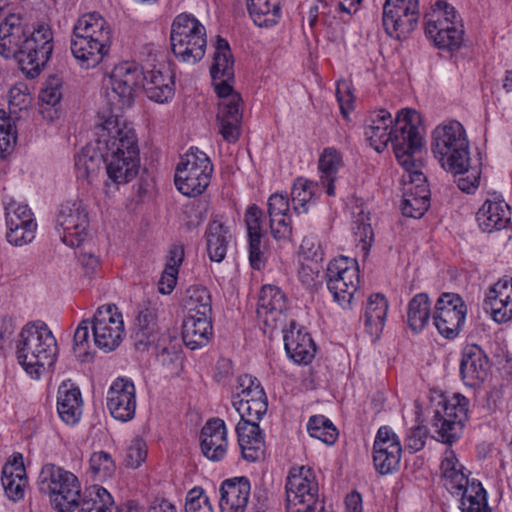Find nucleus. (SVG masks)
Masks as SVG:
<instances>
[{
    "instance_id": "nucleus-1",
    "label": "nucleus",
    "mask_w": 512,
    "mask_h": 512,
    "mask_svg": "<svg viewBox=\"0 0 512 512\" xmlns=\"http://www.w3.org/2000/svg\"><path fill=\"white\" fill-rule=\"evenodd\" d=\"M52 32L47 25L33 31L19 14H9L0 24V55L14 58L30 78L36 77L49 60Z\"/></svg>"
},
{
    "instance_id": "nucleus-2",
    "label": "nucleus",
    "mask_w": 512,
    "mask_h": 512,
    "mask_svg": "<svg viewBox=\"0 0 512 512\" xmlns=\"http://www.w3.org/2000/svg\"><path fill=\"white\" fill-rule=\"evenodd\" d=\"M57 353V341L44 322H29L21 329L16 355L19 364L33 379H39L54 364Z\"/></svg>"
},
{
    "instance_id": "nucleus-3",
    "label": "nucleus",
    "mask_w": 512,
    "mask_h": 512,
    "mask_svg": "<svg viewBox=\"0 0 512 512\" xmlns=\"http://www.w3.org/2000/svg\"><path fill=\"white\" fill-rule=\"evenodd\" d=\"M90 329L95 346L104 352L115 350L125 335L123 317L118 308L113 304L101 306L91 321H81L75 330L73 349L78 356L89 354Z\"/></svg>"
},
{
    "instance_id": "nucleus-4",
    "label": "nucleus",
    "mask_w": 512,
    "mask_h": 512,
    "mask_svg": "<svg viewBox=\"0 0 512 512\" xmlns=\"http://www.w3.org/2000/svg\"><path fill=\"white\" fill-rule=\"evenodd\" d=\"M110 44L111 29L100 14H85L75 24L71 52L82 68L90 69L100 64Z\"/></svg>"
},
{
    "instance_id": "nucleus-5",
    "label": "nucleus",
    "mask_w": 512,
    "mask_h": 512,
    "mask_svg": "<svg viewBox=\"0 0 512 512\" xmlns=\"http://www.w3.org/2000/svg\"><path fill=\"white\" fill-rule=\"evenodd\" d=\"M420 121V115L413 109H402L391 128V140L393 151L399 164L407 172L409 182L423 181L421 171L423 163L418 156L421 153L423 139L416 124Z\"/></svg>"
},
{
    "instance_id": "nucleus-6",
    "label": "nucleus",
    "mask_w": 512,
    "mask_h": 512,
    "mask_svg": "<svg viewBox=\"0 0 512 512\" xmlns=\"http://www.w3.org/2000/svg\"><path fill=\"white\" fill-rule=\"evenodd\" d=\"M440 469L445 488L451 494L461 496L462 512H490L484 488L480 482H469L465 468L453 450L446 449Z\"/></svg>"
},
{
    "instance_id": "nucleus-7",
    "label": "nucleus",
    "mask_w": 512,
    "mask_h": 512,
    "mask_svg": "<svg viewBox=\"0 0 512 512\" xmlns=\"http://www.w3.org/2000/svg\"><path fill=\"white\" fill-rule=\"evenodd\" d=\"M431 148L446 171L461 173L470 165L469 141L458 121L437 126L432 132Z\"/></svg>"
},
{
    "instance_id": "nucleus-8",
    "label": "nucleus",
    "mask_w": 512,
    "mask_h": 512,
    "mask_svg": "<svg viewBox=\"0 0 512 512\" xmlns=\"http://www.w3.org/2000/svg\"><path fill=\"white\" fill-rule=\"evenodd\" d=\"M99 122L95 126L97 150L104 158L111 156L139 155L136 133L120 116L112 111L107 115L98 114Z\"/></svg>"
},
{
    "instance_id": "nucleus-9",
    "label": "nucleus",
    "mask_w": 512,
    "mask_h": 512,
    "mask_svg": "<svg viewBox=\"0 0 512 512\" xmlns=\"http://www.w3.org/2000/svg\"><path fill=\"white\" fill-rule=\"evenodd\" d=\"M170 42L178 60L195 64L205 55L206 29L194 16L179 14L171 25Z\"/></svg>"
},
{
    "instance_id": "nucleus-10",
    "label": "nucleus",
    "mask_w": 512,
    "mask_h": 512,
    "mask_svg": "<svg viewBox=\"0 0 512 512\" xmlns=\"http://www.w3.org/2000/svg\"><path fill=\"white\" fill-rule=\"evenodd\" d=\"M457 24L454 7L443 0H437L424 17L425 34L439 49L454 51L461 47L464 31Z\"/></svg>"
},
{
    "instance_id": "nucleus-11",
    "label": "nucleus",
    "mask_w": 512,
    "mask_h": 512,
    "mask_svg": "<svg viewBox=\"0 0 512 512\" xmlns=\"http://www.w3.org/2000/svg\"><path fill=\"white\" fill-rule=\"evenodd\" d=\"M468 406L469 400L461 394H453L451 398L439 397L431 419L437 440L451 445L460 438L468 418Z\"/></svg>"
},
{
    "instance_id": "nucleus-12",
    "label": "nucleus",
    "mask_w": 512,
    "mask_h": 512,
    "mask_svg": "<svg viewBox=\"0 0 512 512\" xmlns=\"http://www.w3.org/2000/svg\"><path fill=\"white\" fill-rule=\"evenodd\" d=\"M212 173L209 157L198 148H190L177 164L174 182L180 193L196 197L206 190Z\"/></svg>"
},
{
    "instance_id": "nucleus-13",
    "label": "nucleus",
    "mask_w": 512,
    "mask_h": 512,
    "mask_svg": "<svg viewBox=\"0 0 512 512\" xmlns=\"http://www.w3.org/2000/svg\"><path fill=\"white\" fill-rule=\"evenodd\" d=\"M285 488L287 512H315L318 505V483L310 467H293Z\"/></svg>"
},
{
    "instance_id": "nucleus-14",
    "label": "nucleus",
    "mask_w": 512,
    "mask_h": 512,
    "mask_svg": "<svg viewBox=\"0 0 512 512\" xmlns=\"http://www.w3.org/2000/svg\"><path fill=\"white\" fill-rule=\"evenodd\" d=\"M143 71L135 62H121L114 66L109 76L108 100L113 110L130 107L136 91L141 87Z\"/></svg>"
},
{
    "instance_id": "nucleus-15",
    "label": "nucleus",
    "mask_w": 512,
    "mask_h": 512,
    "mask_svg": "<svg viewBox=\"0 0 512 512\" xmlns=\"http://www.w3.org/2000/svg\"><path fill=\"white\" fill-rule=\"evenodd\" d=\"M326 284L339 305H349L359 286V268L355 259L340 256L331 260L326 270Z\"/></svg>"
},
{
    "instance_id": "nucleus-16",
    "label": "nucleus",
    "mask_w": 512,
    "mask_h": 512,
    "mask_svg": "<svg viewBox=\"0 0 512 512\" xmlns=\"http://www.w3.org/2000/svg\"><path fill=\"white\" fill-rule=\"evenodd\" d=\"M56 229L64 244L78 247L88 236L89 216L81 200L61 204L56 218Z\"/></svg>"
},
{
    "instance_id": "nucleus-17",
    "label": "nucleus",
    "mask_w": 512,
    "mask_h": 512,
    "mask_svg": "<svg viewBox=\"0 0 512 512\" xmlns=\"http://www.w3.org/2000/svg\"><path fill=\"white\" fill-rule=\"evenodd\" d=\"M467 315V306L460 295L443 293L435 304L434 325L447 339H454L462 330Z\"/></svg>"
},
{
    "instance_id": "nucleus-18",
    "label": "nucleus",
    "mask_w": 512,
    "mask_h": 512,
    "mask_svg": "<svg viewBox=\"0 0 512 512\" xmlns=\"http://www.w3.org/2000/svg\"><path fill=\"white\" fill-rule=\"evenodd\" d=\"M5 211L7 241L14 246L31 243L35 238L37 223L28 205L11 201Z\"/></svg>"
},
{
    "instance_id": "nucleus-19",
    "label": "nucleus",
    "mask_w": 512,
    "mask_h": 512,
    "mask_svg": "<svg viewBox=\"0 0 512 512\" xmlns=\"http://www.w3.org/2000/svg\"><path fill=\"white\" fill-rule=\"evenodd\" d=\"M402 446L397 434L388 426L378 429L373 445V462L381 475L396 471L400 464Z\"/></svg>"
},
{
    "instance_id": "nucleus-20",
    "label": "nucleus",
    "mask_w": 512,
    "mask_h": 512,
    "mask_svg": "<svg viewBox=\"0 0 512 512\" xmlns=\"http://www.w3.org/2000/svg\"><path fill=\"white\" fill-rule=\"evenodd\" d=\"M106 405L111 416L121 422H128L135 417L136 388L126 378H117L107 392Z\"/></svg>"
},
{
    "instance_id": "nucleus-21",
    "label": "nucleus",
    "mask_w": 512,
    "mask_h": 512,
    "mask_svg": "<svg viewBox=\"0 0 512 512\" xmlns=\"http://www.w3.org/2000/svg\"><path fill=\"white\" fill-rule=\"evenodd\" d=\"M140 69L143 71L141 87L150 100L165 103L173 98L174 77L164 64H148Z\"/></svg>"
},
{
    "instance_id": "nucleus-22",
    "label": "nucleus",
    "mask_w": 512,
    "mask_h": 512,
    "mask_svg": "<svg viewBox=\"0 0 512 512\" xmlns=\"http://www.w3.org/2000/svg\"><path fill=\"white\" fill-rule=\"evenodd\" d=\"M287 310V298L284 292L277 286L264 285L261 289L257 316L269 329L278 328L285 320Z\"/></svg>"
},
{
    "instance_id": "nucleus-23",
    "label": "nucleus",
    "mask_w": 512,
    "mask_h": 512,
    "mask_svg": "<svg viewBox=\"0 0 512 512\" xmlns=\"http://www.w3.org/2000/svg\"><path fill=\"white\" fill-rule=\"evenodd\" d=\"M490 368V360L480 346L471 344L463 349L460 375L466 386L479 387L487 379Z\"/></svg>"
},
{
    "instance_id": "nucleus-24",
    "label": "nucleus",
    "mask_w": 512,
    "mask_h": 512,
    "mask_svg": "<svg viewBox=\"0 0 512 512\" xmlns=\"http://www.w3.org/2000/svg\"><path fill=\"white\" fill-rule=\"evenodd\" d=\"M483 308L497 323L512 318V278H502L489 289Z\"/></svg>"
},
{
    "instance_id": "nucleus-25",
    "label": "nucleus",
    "mask_w": 512,
    "mask_h": 512,
    "mask_svg": "<svg viewBox=\"0 0 512 512\" xmlns=\"http://www.w3.org/2000/svg\"><path fill=\"white\" fill-rule=\"evenodd\" d=\"M263 212L255 204L250 205L245 212V224L249 243V261L253 269L260 270L265 266V247L262 245Z\"/></svg>"
},
{
    "instance_id": "nucleus-26",
    "label": "nucleus",
    "mask_w": 512,
    "mask_h": 512,
    "mask_svg": "<svg viewBox=\"0 0 512 512\" xmlns=\"http://www.w3.org/2000/svg\"><path fill=\"white\" fill-rule=\"evenodd\" d=\"M242 99L239 94L223 99L219 103L217 121L219 133L227 142L234 143L239 139L242 121Z\"/></svg>"
},
{
    "instance_id": "nucleus-27",
    "label": "nucleus",
    "mask_w": 512,
    "mask_h": 512,
    "mask_svg": "<svg viewBox=\"0 0 512 512\" xmlns=\"http://www.w3.org/2000/svg\"><path fill=\"white\" fill-rule=\"evenodd\" d=\"M227 428L220 418L206 422L201 430V450L205 457L212 461L224 458L227 452Z\"/></svg>"
},
{
    "instance_id": "nucleus-28",
    "label": "nucleus",
    "mask_w": 512,
    "mask_h": 512,
    "mask_svg": "<svg viewBox=\"0 0 512 512\" xmlns=\"http://www.w3.org/2000/svg\"><path fill=\"white\" fill-rule=\"evenodd\" d=\"M250 482L246 477L226 479L220 487L221 512H244L250 497Z\"/></svg>"
},
{
    "instance_id": "nucleus-29",
    "label": "nucleus",
    "mask_w": 512,
    "mask_h": 512,
    "mask_svg": "<svg viewBox=\"0 0 512 512\" xmlns=\"http://www.w3.org/2000/svg\"><path fill=\"white\" fill-rule=\"evenodd\" d=\"M405 183L401 204L402 214L406 217L421 218L430 205V191L423 181L409 182L407 172L403 175Z\"/></svg>"
},
{
    "instance_id": "nucleus-30",
    "label": "nucleus",
    "mask_w": 512,
    "mask_h": 512,
    "mask_svg": "<svg viewBox=\"0 0 512 512\" xmlns=\"http://www.w3.org/2000/svg\"><path fill=\"white\" fill-rule=\"evenodd\" d=\"M283 332L284 347L289 358L298 364L310 362L315 353V345L310 335L303 332L293 321L290 328Z\"/></svg>"
},
{
    "instance_id": "nucleus-31",
    "label": "nucleus",
    "mask_w": 512,
    "mask_h": 512,
    "mask_svg": "<svg viewBox=\"0 0 512 512\" xmlns=\"http://www.w3.org/2000/svg\"><path fill=\"white\" fill-rule=\"evenodd\" d=\"M392 124V116L385 109L373 111L366 118L364 135L377 152H382L390 142Z\"/></svg>"
},
{
    "instance_id": "nucleus-32",
    "label": "nucleus",
    "mask_w": 512,
    "mask_h": 512,
    "mask_svg": "<svg viewBox=\"0 0 512 512\" xmlns=\"http://www.w3.org/2000/svg\"><path fill=\"white\" fill-rule=\"evenodd\" d=\"M83 410L82 395L71 381L63 382L57 393V412L67 425H74L81 419Z\"/></svg>"
},
{
    "instance_id": "nucleus-33",
    "label": "nucleus",
    "mask_w": 512,
    "mask_h": 512,
    "mask_svg": "<svg viewBox=\"0 0 512 512\" xmlns=\"http://www.w3.org/2000/svg\"><path fill=\"white\" fill-rule=\"evenodd\" d=\"M419 17V9L406 11L400 8L398 11H392L390 8H383L382 23L390 37L401 40L416 28Z\"/></svg>"
},
{
    "instance_id": "nucleus-34",
    "label": "nucleus",
    "mask_w": 512,
    "mask_h": 512,
    "mask_svg": "<svg viewBox=\"0 0 512 512\" xmlns=\"http://www.w3.org/2000/svg\"><path fill=\"white\" fill-rule=\"evenodd\" d=\"M235 430L245 460L254 462L264 457L265 441L259 424L237 423Z\"/></svg>"
},
{
    "instance_id": "nucleus-35",
    "label": "nucleus",
    "mask_w": 512,
    "mask_h": 512,
    "mask_svg": "<svg viewBox=\"0 0 512 512\" xmlns=\"http://www.w3.org/2000/svg\"><path fill=\"white\" fill-rule=\"evenodd\" d=\"M1 482L9 499L18 501L24 497L27 477L21 454H14L12 460L3 466Z\"/></svg>"
},
{
    "instance_id": "nucleus-36",
    "label": "nucleus",
    "mask_w": 512,
    "mask_h": 512,
    "mask_svg": "<svg viewBox=\"0 0 512 512\" xmlns=\"http://www.w3.org/2000/svg\"><path fill=\"white\" fill-rule=\"evenodd\" d=\"M159 331L158 310L154 305L139 308L134 331L135 347L143 350L154 343Z\"/></svg>"
},
{
    "instance_id": "nucleus-37",
    "label": "nucleus",
    "mask_w": 512,
    "mask_h": 512,
    "mask_svg": "<svg viewBox=\"0 0 512 512\" xmlns=\"http://www.w3.org/2000/svg\"><path fill=\"white\" fill-rule=\"evenodd\" d=\"M477 221L483 232L501 230L510 222L509 206L502 200H486L477 212Z\"/></svg>"
},
{
    "instance_id": "nucleus-38",
    "label": "nucleus",
    "mask_w": 512,
    "mask_h": 512,
    "mask_svg": "<svg viewBox=\"0 0 512 512\" xmlns=\"http://www.w3.org/2000/svg\"><path fill=\"white\" fill-rule=\"evenodd\" d=\"M213 334L210 317L186 316L182 326L185 345L191 350L206 346Z\"/></svg>"
},
{
    "instance_id": "nucleus-39",
    "label": "nucleus",
    "mask_w": 512,
    "mask_h": 512,
    "mask_svg": "<svg viewBox=\"0 0 512 512\" xmlns=\"http://www.w3.org/2000/svg\"><path fill=\"white\" fill-rule=\"evenodd\" d=\"M248 14L260 28L277 25L282 17V0H246Z\"/></svg>"
},
{
    "instance_id": "nucleus-40",
    "label": "nucleus",
    "mask_w": 512,
    "mask_h": 512,
    "mask_svg": "<svg viewBox=\"0 0 512 512\" xmlns=\"http://www.w3.org/2000/svg\"><path fill=\"white\" fill-rule=\"evenodd\" d=\"M205 237L210 260L221 262L226 256L232 238L229 228L222 221L213 219L206 228Z\"/></svg>"
},
{
    "instance_id": "nucleus-41",
    "label": "nucleus",
    "mask_w": 512,
    "mask_h": 512,
    "mask_svg": "<svg viewBox=\"0 0 512 512\" xmlns=\"http://www.w3.org/2000/svg\"><path fill=\"white\" fill-rule=\"evenodd\" d=\"M108 178L115 184H126L132 181L140 168V155L111 156L104 158Z\"/></svg>"
},
{
    "instance_id": "nucleus-42",
    "label": "nucleus",
    "mask_w": 512,
    "mask_h": 512,
    "mask_svg": "<svg viewBox=\"0 0 512 512\" xmlns=\"http://www.w3.org/2000/svg\"><path fill=\"white\" fill-rule=\"evenodd\" d=\"M387 311L388 302L383 295L374 294L368 298L364 313V324L370 336L379 338L385 325Z\"/></svg>"
},
{
    "instance_id": "nucleus-43",
    "label": "nucleus",
    "mask_w": 512,
    "mask_h": 512,
    "mask_svg": "<svg viewBox=\"0 0 512 512\" xmlns=\"http://www.w3.org/2000/svg\"><path fill=\"white\" fill-rule=\"evenodd\" d=\"M342 165L343 159L338 150L333 147H327L322 151L318 163L320 182L326 188L328 196L335 195L334 182Z\"/></svg>"
},
{
    "instance_id": "nucleus-44",
    "label": "nucleus",
    "mask_w": 512,
    "mask_h": 512,
    "mask_svg": "<svg viewBox=\"0 0 512 512\" xmlns=\"http://www.w3.org/2000/svg\"><path fill=\"white\" fill-rule=\"evenodd\" d=\"M72 479L73 482L69 486L61 481L55 493L49 495L52 507L58 512H73L79 507L80 482L73 473Z\"/></svg>"
},
{
    "instance_id": "nucleus-45",
    "label": "nucleus",
    "mask_w": 512,
    "mask_h": 512,
    "mask_svg": "<svg viewBox=\"0 0 512 512\" xmlns=\"http://www.w3.org/2000/svg\"><path fill=\"white\" fill-rule=\"evenodd\" d=\"M213 81L217 79L234 78V61L227 40L218 37L213 57V64L210 69Z\"/></svg>"
},
{
    "instance_id": "nucleus-46",
    "label": "nucleus",
    "mask_w": 512,
    "mask_h": 512,
    "mask_svg": "<svg viewBox=\"0 0 512 512\" xmlns=\"http://www.w3.org/2000/svg\"><path fill=\"white\" fill-rule=\"evenodd\" d=\"M255 399L247 401H232V405L239 414L238 423L259 424V421L266 414L268 402L266 393H254Z\"/></svg>"
},
{
    "instance_id": "nucleus-47",
    "label": "nucleus",
    "mask_w": 512,
    "mask_h": 512,
    "mask_svg": "<svg viewBox=\"0 0 512 512\" xmlns=\"http://www.w3.org/2000/svg\"><path fill=\"white\" fill-rule=\"evenodd\" d=\"M64 482L67 486L73 482L72 473L55 464H45L38 476L37 485L40 493L54 494L57 486Z\"/></svg>"
},
{
    "instance_id": "nucleus-48",
    "label": "nucleus",
    "mask_w": 512,
    "mask_h": 512,
    "mask_svg": "<svg viewBox=\"0 0 512 512\" xmlns=\"http://www.w3.org/2000/svg\"><path fill=\"white\" fill-rule=\"evenodd\" d=\"M431 303L426 293L416 294L408 303L407 322L412 331L418 333L430 320Z\"/></svg>"
},
{
    "instance_id": "nucleus-49",
    "label": "nucleus",
    "mask_w": 512,
    "mask_h": 512,
    "mask_svg": "<svg viewBox=\"0 0 512 512\" xmlns=\"http://www.w3.org/2000/svg\"><path fill=\"white\" fill-rule=\"evenodd\" d=\"M104 163V154L95 148H85L75 157L77 178L91 182L98 174L101 164Z\"/></svg>"
},
{
    "instance_id": "nucleus-50",
    "label": "nucleus",
    "mask_w": 512,
    "mask_h": 512,
    "mask_svg": "<svg viewBox=\"0 0 512 512\" xmlns=\"http://www.w3.org/2000/svg\"><path fill=\"white\" fill-rule=\"evenodd\" d=\"M186 316L210 317L212 312L211 297L208 290L202 286H191L186 290Z\"/></svg>"
},
{
    "instance_id": "nucleus-51",
    "label": "nucleus",
    "mask_w": 512,
    "mask_h": 512,
    "mask_svg": "<svg viewBox=\"0 0 512 512\" xmlns=\"http://www.w3.org/2000/svg\"><path fill=\"white\" fill-rule=\"evenodd\" d=\"M184 258L181 246H173L169 251V258L158 282V290L162 294H170L177 282L178 269Z\"/></svg>"
},
{
    "instance_id": "nucleus-52",
    "label": "nucleus",
    "mask_w": 512,
    "mask_h": 512,
    "mask_svg": "<svg viewBox=\"0 0 512 512\" xmlns=\"http://www.w3.org/2000/svg\"><path fill=\"white\" fill-rule=\"evenodd\" d=\"M317 187V183L302 177H299L294 181L291 189V198L295 212H307V205L313 201Z\"/></svg>"
},
{
    "instance_id": "nucleus-53",
    "label": "nucleus",
    "mask_w": 512,
    "mask_h": 512,
    "mask_svg": "<svg viewBox=\"0 0 512 512\" xmlns=\"http://www.w3.org/2000/svg\"><path fill=\"white\" fill-rule=\"evenodd\" d=\"M307 431L311 437L327 445L334 444L338 438V430L334 424L323 415L310 417L307 423Z\"/></svg>"
},
{
    "instance_id": "nucleus-54",
    "label": "nucleus",
    "mask_w": 512,
    "mask_h": 512,
    "mask_svg": "<svg viewBox=\"0 0 512 512\" xmlns=\"http://www.w3.org/2000/svg\"><path fill=\"white\" fill-rule=\"evenodd\" d=\"M89 498L79 500V512H112L114 500L110 493L103 487L94 488Z\"/></svg>"
},
{
    "instance_id": "nucleus-55",
    "label": "nucleus",
    "mask_w": 512,
    "mask_h": 512,
    "mask_svg": "<svg viewBox=\"0 0 512 512\" xmlns=\"http://www.w3.org/2000/svg\"><path fill=\"white\" fill-rule=\"evenodd\" d=\"M90 472L97 481L111 478L116 471V464L112 456L105 451L94 452L89 460Z\"/></svg>"
},
{
    "instance_id": "nucleus-56",
    "label": "nucleus",
    "mask_w": 512,
    "mask_h": 512,
    "mask_svg": "<svg viewBox=\"0 0 512 512\" xmlns=\"http://www.w3.org/2000/svg\"><path fill=\"white\" fill-rule=\"evenodd\" d=\"M236 394L233 396L232 401H247L255 399L254 393H265L259 380L251 375H241L237 378V385L235 386Z\"/></svg>"
},
{
    "instance_id": "nucleus-57",
    "label": "nucleus",
    "mask_w": 512,
    "mask_h": 512,
    "mask_svg": "<svg viewBox=\"0 0 512 512\" xmlns=\"http://www.w3.org/2000/svg\"><path fill=\"white\" fill-rule=\"evenodd\" d=\"M17 141L16 127L12 119L0 110V150L9 153Z\"/></svg>"
},
{
    "instance_id": "nucleus-58",
    "label": "nucleus",
    "mask_w": 512,
    "mask_h": 512,
    "mask_svg": "<svg viewBox=\"0 0 512 512\" xmlns=\"http://www.w3.org/2000/svg\"><path fill=\"white\" fill-rule=\"evenodd\" d=\"M185 512H213L209 498L201 487H194L188 491Z\"/></svg>"
},
{
    "instance_id": "nucleus-59",
    "label": "nucleus",
    "mask_w": 512,
    "mask_h": 512,
    "mask_svg": "<svg viewBox=\"0 0 512 512\" xmlns=\"http://www.w3.org/2000/svg\"><path fill=\"white\" fill-rule=\"evenodd\" d=\"M147 457V446L140 438L133 439L127 448L125 463L132 469L138 468Z\"/></svg>"
},
{
    "instance_id": "nucleus-60",
    "label": "nucleus",
    "mask_w": 512,
    "mask_h": 512,
    "mask_svg": "<svg viewBox=\"0 0 512 512\" xmlns=\"http://www.w3.org/2000/svg\"><path fill=\"white\" fill-rule=\"evenodd\" d=\"M269 218L270 230L273 238L278 241L290 240L292 236V223L290 220V215L285 214Z\"/></svg>"
},
{
    "instance_id": "nucleus-61",
    "label": "nucleus",
    "mask_w": 512,
    "mask_h": 512,
    "mask_svg": "<svg viewBox=\"0 0 512 512\" xmlns=\"http://www.w3.org/2000/svg\"><path fill=\"white\" fill-rule=\"evenodd\" d=\"M354 235L357 241L361 244V250L367 253L371 247L373 240V229L370 223L364 221V217L357 219L353 226Z\"/></svg>"
},
{
    "instance_id": "nucleus-62",
    "label": "nucleus",
    "mask_w": 512,
    "mask_h": 512,
    "mask_svg": "<svg viewBox=\"0 0 512 512\" xmlns=\"http://www.w3.org/2000/svg\"><path fill=\"white\" fill-rule=\"evenodd\" d=\"M62 98L60 84L56 78L50 79L45 82L44 87L39 93V99L42 103L55 106Z\"/></svg>"
},
{
    "instance_id": "nucleus-63",
    "label": "nucleus",
    "mask_w": 512,
    "mask_h": 512,
    "mask_svg": "<svg viewBox=\"0 0 512 512\" xmlns=\"http://www.w3.org/2000/svg\"><path fill=\"white\" fill-rule=\"evenodd\" d=\"M428 430L425 426H415L409 430L406 437V447L411 452H418L425 446Z\"/></svg>"
},
{
    "instance_id": "nucleus-64",
    "label": "nucleus",
    "mask_w": 512,
    "mask_h": 512,
    "mask_svg": "<svg viewBox=\"0 0 512 512\" xmlns=\"http://www.w3.org/2000/svg\"><path fill=\"white\" fill-rule=\"evenodd\" d=\"M454 174L459 175L457 185L463 192L472 193L479 185L480 172L476 169L469 170L468 166L467 170Z\"/></svg>"
}]
</instances>
